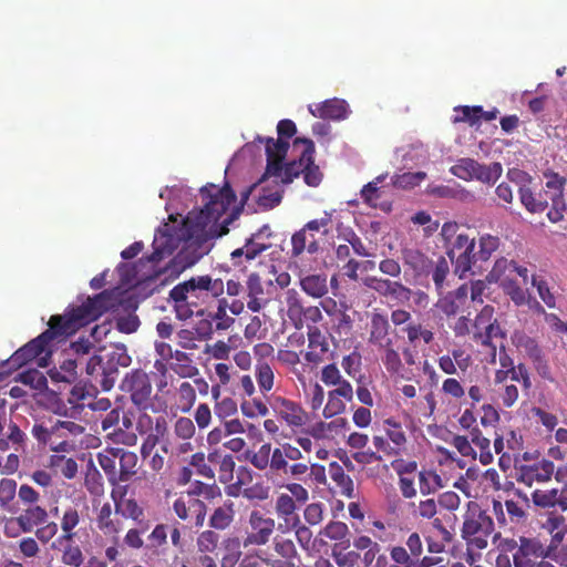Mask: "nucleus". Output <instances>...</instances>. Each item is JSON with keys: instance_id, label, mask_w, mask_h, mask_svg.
Instances as JSON below:
<instances>
[{"instance_id": "5", "label": "nucleus", "mask_w": 567, "mask_h": 567, "mask_svg": "<svg viewBox=\"0 0 567 567\" xmlns=\"http://www.w3.org/2000/svg\"><path fill=\"white\" fill-rule=\"evenodd\" d=\"M223 289L220 279H213L209 275L197 276L176 285L169 291V299L174 302L177 318L186 320L195 313L200 300L209 295L216 297Z\"/></svg>"}, {"instance_id": "7", "label": "nucleus", "mask_w": 567, "mask_h": 567, "mask_svg": "<svg viewBox=\"0 0 567 567\" xmlns=\"http://www.w3.org/2000/svg\"><path fill=\"white\" fill-rule=\"evenodd\" d=\"M130 364L131 357L125 349L117 348L109 353L106 362L100 355L91 357L86 363V373L103 391H110L118 378V368Z\"/></svg>"}, {"instance_id": "60", "label": "nucleus", "mask_w": 567, "mask_h": 567, "mask_svg": "<svg viewBox=\"0 0 567 567\" xmlns=\"http://www.w3.org/2000/svg\"><path fill=\"white\" fill-rule=\"evenodd\" d=\"M454 264V274L463 279L466 278L472 272V266L477 261L473 252H461L458 256H455L454 260H451Z\"/></svg>"}, {"instance_id": "6", "label": "nucleus", "mask_w": 567, "mask_h": 567, "mask_svg": "<svg viewBox=\"0 0 567 567\" xmlns=\"http://www.w3.org/2000/svg\"><path fill=\"white\" fill-rule=\"evenodd\" d=\"M495 524L488 513L475 501L466 504V511L463 515L461 537L467 547L473 549H485L488 546L489 538L495 534Z\"/></svg>"}, {"instance_id": "24", "label": "nucleus", "mask_w": 567, "mask_h": 567, "mask_svg": "<svg viewBox=\"0 0 567 567\" xmlns=\"http://www.w3.org/2000/svg\"><path fill=\"white\" fill-rule=\"evenodd\" d=\"M353 399V389L350 383H342L328 392V401L323 408L322 414L326 419H330L342 414L346 411L347 402Z\"/></svg>"}, {"instance_id": "45", "label": "nucleus", "mask_w": 567, "mask_h": 567, "mask_svg": "<svg viewBox=\"0 0 567 567\" xmlns=\"http://www.w3.org/2000/svg\"><path fill=\"white\" fill-rule=\"evenodd\" d=\"M173 360L174 362L171 363V370L179 378H194L199 373L198 368L193 363L190 354L187 352L175 350Z\"/></svg>"}, {"instance_id": "43", "label": "nucleus", "mask_w": 567, "mask_h": 567, "mask_svg": "<svg viewBox=\"0 0 567 567\" xmlns=\"http://www.w3.org/2000/svg\"><path fill=\"white\" fill-rule=\"evenodd\" d=\"M118 447L106 449L97 454V462L104 471L111 486H117V456Z\"/></svg>"}, {"instance_id": "49", "label": "nucleus", "mask_w": 567, "mask_h": 567, "mask_svg": "<svg viewBox=\"0 0 567 567\" xmlns=\"http://www.w3.org/2000/svg\"><path fill=\"white\" fill-rule=\"evenodd\" d=\"M302 290L313 297L321 298L328 292L327 277L324 275H309L300 280Z\"/></svg>"}, {"instance_id": "34", "label": "nucleus", "mask_w": 567, "mask_h": 567, "mask_svg": "<svg viewBox=\"0 0 567 567\" xmlns=\"http://www.w3.org/2000/svg\"><path fill=\"white\" fill-rule=\"evenodd\" d=\"M311 114L316 117L340 121L344 120L349 113L348 103L341 99L326 100L316 109H309Z\"/></svg>"}, {"instance_id": "38", "label": "nucleus", "mask_w": 567, "mask_h": 567, "mask_svg": "<svg viewBox=\"0 0 567 567\" xmlns=\"http://www.w3.org/2000/svg\"><path fill=\"white\" fill-rule=\"evenodd\" d=\"M544 177L546 178L544 198H547L549 205H561L566 178L551 171L545 172Z\"/></svg>"}, {"instance_id": "53", "label": "nucleus", "mask_w": 567, "mask_h": 567, "mask_svg": "<svg viewBox=\"0 0 567 567\" xmlns=\"http://www.w3.org/2000/svg\"><path fill=\"white\" fill-rule=\"evenodd\" d=\"M435 289L439 293L445 287L446 279L450 276V262L443 256H440L436 261L433 262L431 272Z\"/></svg>"}, {"instance_id": "16", "label": "nucleus", "mask_w": 567, "mask_h": 567, "mask_svg": "<svg viewBox=\"0 0 567 567\" xmlns=\"http://www.w3.org/2000/svg\"><path fill=\"white\" fill-rule=\"evenodd\" d=\"M256 142L266 144L267 166L266 173L259 181L262 183L266 176H280L282 172V162L289 150V142L282 138L257 136Z\"/></svg>"}, {"instance_id": "28", "label": "nucleus", "mask_w": 567, "mask_h": 567, "mask_svg": "<svg viewBox=\"0 0 567 567\" xmlns=\"http://www.w3.org/2000/svg\"><path fill=\"white\" fill-rule=\"evenodd\" d=\"M308 349L305 354V360L308 363L318 365L326 360L329 352V342L327 337L317 327L309 328Z\"/></svg>"}, {"instance_id": "32", "label": "nucleus", "mask_w": 567, "mask_h": 567, "mask_svg": "<svg viewBox=\"0 0 567 567\" xmlns=\"http://www.w3.org/2000/svg\"><path fill=\"white\" fill-rule=\"evenodd\" d=\"M117 514L118 512L116 511L113 513L110 503H104L101 506L96 515V526L104 536H110L116 539L117 535L123 529V522Z\"/></svg>"}, {"instance_id": "10", "label": "nucleus", "mask_w": 567, "mask_h": 567, "mask_svg": "<svg viewBox=\"0 0 567 567\" xmlns=\"http://www.w3.org/2000/svg\"><path fill=\"white\" fill-rule=\"evenodd\" d=\"M121 391L128 395L130 401L138 411L154 409L153 385L150 375L142 369H133L121 381Z\"/></svg>"}, {"instance_id": "61", "label": "nucleus", "mask_w": 567, "mask_h": 567, "mask_svg": "<svg viewBox=\"0 0 567 567\" xmlns=\"http://www.w3.org/2000/svg\"><path fill=\"white\" fill-rule=\"evenodd\" d=\"M425 177L426 174L424 172H406L394 175L392 177V185L403 189L413 188L424 181Z\"/></svg>"}, {"instance_id": "27", "label": "nucleus", "mask_w": 567, "mask_h": 567, "mask_svg": "<svg viewBox=\"0 0 567 567\" xmlns=\"http://www.w3.org/2000/svg\"><path fill=\"white\" fill-rule=\"evenodd\" d=\"M532 501L537 507L567 511V485L561 488L535 489Z\"/></svg>"}, {"instance_id": "3", "label": "nucleus", "mask_w": 567, "mask_h": 567, "mask_svg": "<svg viewBox=\"0 0 567 567\" xmlns=\"http://www.w3.org/2000/svg\"><path fill=\"white\" fill-rule=\"evenodd\" d=\"M205 205L199 210L188 213V224H194L196 231L203 238L197 246V258H203L213 248V240L228 233V219L219 224L223 215L235 203L236 195L230 185L226 183L221 188L210 184L200 189Z\"/></svg>"}, {"instance_id": "64", "label": "nucleus", "mask_w": 567, "mask_h": 567, "mask_svg": "<svg viewBox=\"0 0 567 567\" xmlns=\"http://www.w3.org/2000/svg\"><path fill=\"white\" fill-rule=\"evenodd\" d=\"M532 286L537 289L539 298L548 308L556 307V298L554 293L550 291L548 282L539 276H532Z\"/></svg>"}, {"instance_id": "1", "label": "nucleus", "mask_w": 567, "mask_h": 567, "mask_svg": "<svg viewBox=\"0 0 567 567\" xmlns=\"http://www.w3.org/2000/svg\"><path fill=\"white\" fill-rule=\"evenodd\" d=\"M115 307V296L104 290L94 297H87L80 306L69 307L63 315H53L48 329L19 348L9 359L13 368H21L30 361L38 359L40 367L48 365L51 355L50 344L74 333L81 327L97 320L106 311Z\"/></svg>"}, {"instance_id": "39", "label": "nucleus", "mask_w": 567, "mask_h": 567, "mask_svg": "<svg viewBox=\"0 0 567 567\" xmlns=\"http://www.w3.org/2000/svg\"><path fill=\"white\" fill-rule=\"evenodd\" d=\"M468 297L467 284L461 285L457 289L449 292L439 302V307L447 317L455 316L466 303Z\"/></svg>"}, {"instance_id": "26", "label": "nucleus", "mask_w": 567, "mask_h": 567, "mask_svg": "<svg viewBox=\"0 0 567 567\" xmlns=\"http://www.w3.org/2000/svg\"><path fill=\"white\" fill-rule=\"evenodd\" d=\"M401 258L404 266L412 270L416 279L430 275L433 261L420 249L404 247L401 249Z\"/></svg>"}, {"instance_id": "55", "label": "nucleus", "mask_w": 567, "mask_h": 567, "mask_svg": "<svg viewBox=\"0 0 567 567\" xmlns=\"http://www.w3.org/2000/svg\"><path fill=\"white\" fill-rule=\"evenodd\" d=\"M255 377L261 393H268L274 388L275 374L267 362H258L255 367Z\"/></svg>"}, {"instance_id": "19", "label": "nucleus", "mask_w": 567, "mask_h": 567, "mask_svg": "<svg viewBox=\"0 0 567 567\" xmlns=\"http://www.w3.org/2000/svg\"><path fill=\"white\" fill-rule=\"evenodd\" d=\"M175 515L184 522H194L195 527H202L205 522L207 506L206 504L193 495L182 494L173 503Z\"/></svg>"}, {"instance_id": "22", "label": "nucleus", "mask_w": 567, "mask_h": 567, "mask_svg": "<svg viewBox=\"0 0 567 567\" xmlns=\"http://www.w3.org/2000/svg\"><path fill=\"white\" fill-rule=\"evenodd\" d=\"M274 412L291 427H300L307 422V413L296 402L282 396L274 398L271 402Z\"/></svg>"}, {"instance_id": "20", "label": "nucleus", "mask_w": 567, "mask_h": 567, "mask_svg": "<svg viewBox=\"0 0 567 567\" xmlns=\"http://www.w3.org/2000/svg\"><path fill=\"white\" fill-rule=\"evenodd\" d=\"M249 532L244 539V546L266 545L275 530V520L265 517L260 512L254 511L249 515Z\"/></svg>"}, {"instance_id": "63", "label": "nucleus", "mask_w": 567, "mask_h": 567, "mask_svg": "<svg viewBox=\"0 0 567 567\" xmlns=\"http://www.w3.org/2000/svg\"><path fill=\"white\" fill-rule=\"evenodd\" d=\"M174 435L182 440L188 441L194 437L196 433V426L194 421L186 416H179L173 425Z\"/></svg>"}, {"instance_id": "21", "label": "nucleus", "mask_w": 567, "mask_h": 567, "mask_svg": "<svg viewBox=\"0 0 567 567\" xmlns=\"http://www.w3.org/2000/svg\"><path fill=\"white\" fill-rule=\"evenodd\" d=\"M554 471V463L545 458L534 464L522 465L517 468V482L528 487L534 483H546L551 478Z\"/></svg>"}, {"instance_id": "36", "label": "nucleus", "mask_w": 567, "mask_h": 567, "mask_svg": "<svg viewBox=\"0 0 567 567\" xmlns=\"http://www.w3.org/2000/svg\"><path fill=\"white\" fill-rule=\"evenodd\" d=\"M49 518L48 511L35 504L30 505L16 518L17 524L23 533H31L34 527L43 525Z\"/></svg>"}, {"instance_id": "25", "label": "nucleus", "mask_w": 567, "mask_h": 567, "mask_svg": "<svg viewBox=\"0 0 567 567\" xmlns=\"http://www.w3.org/2000/svg\"><path fill=\"white\" fill-rule=\"evenodd\" d=\"M352 546L358 550L363 567H378V559L384 557L381 545L368 535L354 536Z\"/></svg>"}, {"instance_id": "23", "label": "nucleus", "mask_w": 567, "mask_h": 567, "mask_svg": "<svg viewBox=\"0 0 567 567\" xmlns=\"http://www.w3.org/2000/svg\"><path fill=\"white\" fill-rule=\"evenodd\" d=\"M245 297L247 299V308L252 312H259L270 302V293L258 274L252 272L248 276L245 286Z\"/></svg>"}, {"instance_id": "35", "label": "nucleus", "mask_w": 567, "mask_h": 567, "mask_svg": "<svg viewBox=\"0 0 567 567\" xmlns=\"http://www.w3.org/2000/svg\"><path fill=\"white\" fill-rule=\"evenodd\" d=\"M497 338H501V339L506 338V332L501 327L497 319L495 321H491V323H488L485 327V329L482 330L481 332H473V340L476 343L491 349V362L492 363L496 362L497 347H496V344H494L493 340L497 339Z\"/></svg>"}, {"instance_id": "48", "label": "nucleus", "mask_w": 567, "mask_h": 567, "mask_svg": "<svg viewBox=\"0 0 567 567\" xmlns=\"http://www.w3.org/2000/svg\"><path fill=\"white\" fill-rule=\"evenodd\" d=\"M218 457L219 455L217 452L209 453L207 457L204 452H197L190 456L189 465L195 467L198 475L205 478H214L215 472L209 463L217 462Z\"/></svg>"}, {"instance_id": "46", "label": "nucleus", "mask_w": 567, "mask_h": 567, "mask_svg": "<svg viewBox=\"0 0 567 567\" xmlns=\"http://www.w3.org/2000/svg\"><path fill=\"white\" fill-rule=\"evenodd\" d=\"M329 475L339 488L340 494L349 498L353 497V481L348 474H346L343 467L338 462L330 463Z\"/></svg>"}, {"instance_id": "29", "label": "nucleus", "mask_w": 567, "mask_h": 567, "mask_svg": "<svg viewBox=\"0 0 567 567\" xmlns=\"http://www.w3.org/2000/svg\"><path fill=\"white\" fill-rule=\"evenodd\" d=\"M268 231L269 227L265 225L257 233H254L249 238L246 239V243L243 247L235 249L230 256L234 264H238L237 259L243 256L247 261L254 260L265 250H267L271 245L269 243L261 241L260 238L264 231Z\"/></svg>"}, {"instance_id": "44", "label": "nucleus", "mask_w": 567, "mask_h": 567, "mask_svg": "<svg viewBox=\"0 0 567 567\" xmlns=\"http://www.w3.org/2000/svg\"><path fill=\"white\" fill-rule=\"evenodd\" d=\"M196 390L194 385L188 382H182L175 390V405L181 413H188L196 402Z\"/></svg>"}, {"instance_id": "8", "label": "nucleus", "mask_w": 567, "mask_h": 567, "mask_svg": "<svg viewBox=\"0 0 567 567\" xmlns=\"http://www.w3.org/2000/svg\"><path fill=\"white\" fill-rule=\"evenodd\" d=\"M302 452L291 443L285 442L271 447L270 443H264L260 447L247 455L248 462L259 471L270 468L272 473H277L279 468L286 467V460L300 461L303 460Z\"/></svg>"}, {"instance_id": "52", "label": "nucleus", "mask_w": 567, "mask_h": 567, "mask_svg": "<svg viewBox=\"0 0 567 567\" xmlns=\"http://www.w3.org/2000/svg\"><path fill=\"white\" fill-rule=\"evenodd\" d=\"M499 247V238L489 234L482 235L478 239V250L474 251L477 261H488Z\"/></svg>"}, {"instance_id": "62", "label": "nucleus", "mask_w": 567, "mask_h": 567, "mask_svg": "<svg viewBox=\"0 0 567 567\" xmlns=\"http://www.w3.org/2000/svg\"><path fill=\"white\" fill-rule=\"evenodd\" d=\"M306 162H303V151L298 161H291L287 163L285 166L282 165V172L280 176H276L280 178L281 183L289 184L293 181V178L298 177L300 174L303 175Z\"/></svg>"}, {"instance_id": "13", "label": "nucleus", "mask_w": 567, "mask_h": 567, "mask_svg": "<svg viewBox=\"0 0 567 567\" xmlns=\"http://www.w3.org/2000/svg\"><path fill=\"white\" fill-rule=\"evenodd\" d=\"M331 224V215L308 221L300 230L291 237V255L298 257L303 252L316 254L319 250V238L328 234V226Z\"/></svg>"}, {"instance_id": "57", "label": "nucleus", "mask_w": 567, "mask_h": 567, "mask_svg": "<svg viewBox=\"0 0 567 567\" xmlns=\"http://www.w3.org/2000/svg\"><path fill=\"white\" fill-rule=\"evenodd\" d=\"M419 487L422 495H429L442 487V478L435 471H421L419 472Z\"/></svg>"}, {"instance_id": "18", "label": "nucleus", "mask_w": 567, "mask_h": 567, "mask_svg": "<svg viewBox=\"0 0 567 567\" xmlns=\"http://www.w3.org/2000/svg\"><path fill=\"white\" fill-rule=\"evenodd\" d=\"M362 282L380 297L390 298L398 302L409 301L412 295V290L401 281H393L378 276H367L362 279Z\"/></svg>"}, {"instance_id": "50", "label": "nucleus", "mask_w": 567, "mask_h": 567, "mask_svg": "<svg viewBox=\"0 0 567 567\" xmlns=\"http://www.w3.org/2000/svg\"><path fill=\"white\" fill-rule=\"evenodd\" d=\"M76 367L75 359H65L59 369H51L49 375L53 382L72 383L76 379Z\"/></svg>"}, {"instance_id": "31", "label": "nucleus", "mask_w": 567, "mask_h": 567, "mask_svg": "<svg viewBox=\"0 0 567 567\" xmlns=\"http://www.w3.org/2000/svg\"><path fill=\"white\" fill-rule=\"evenodd\" d=\"M385 177L386 175L384 174L379 175L374 181L364 185L360 194L363 202L369 206L380 208L383 212H390L391 203L381 200L386 195V186H379Z\"/></svg>"}, {"instance_id": "58", "label": "nucleus", "mask_w": 567, "mask_h": 567, "mask_svg": "<svg viewBox=\"0 0 567 567\" xmlns=\"http://www.w3.org/2000/svg\"><path fill=\"white\" fill-rule=\"evenodd\" d=\"M168 526L166 524H157L147 536L146 548L158 554L159 548L167 545Z\"/></svg>"}, {"instance_id": "59", "label": "nucleus", "mask_w": 567, "mask_h": 567, "mask_svg": "<svg viewBox=\"0 0 567 567\" xmlns=\"http://www.w3.org/2000/svg\"><path fill=\"white\" fill-rule=\"evenodd\" d=\"M445 248L449 258L454 260L457 250H462V252H473L475 239L470 238L466 234L460 233Z\"/></svg>"}, {"instance_id": "41", "label": "nucleus", "mask_w": 567, "mask_h": 567, "mask_svg": "<svg viewBox=\"0 0 567 567\" xmlns=\"http://www.w3.org/2000/svg\"><path fill=\"white\" fill-rule=\"evenodd\" d=\"M235 504L227 499L220 506L216 507L209 517V527L217 530L227 529L234 522Z\"/></svg>"}, {"instance_id": "42", "label": "nucleus", "mask_w": 567, "mask_h": 567, "mask_svg": "<svg viewBox=\"0 0 567 567\" xmlns=\"http://www.w3.org/2000/svg\"><path fill=\"white\" fill-rule=\"evenodd\" d=\"M512 343L520 351L524 352L529 360L537 359L543 354V349L535 338L528 336L523 330H515L511 336Z\"/></svg>"}, {"instance_id": "51", "label": "nucleus", "mask_w": 567, "mask_h": 567, "mask_svg": "<svg viewBox=\"0 0 567 567\" xmlns=\"http://www.w3.org/2000/svg\"><path fill=\"white\" fill-rule=\"evenodd\" d=\"M16 381L24 385H29L31 389L40 392L47 390L48 388V380L45 375L37 369L22 371L16 377Z\"/></svg>"}, {"instance_id": "12", "label": "nucleus", "mask_w": 567, "mask_h": 567, "mask_svg": "<svg viewBox=\"0 0 567 567\" xmlns=\"http://www.w3.org/2000/svg\"><path fill=\"white\" fill-rule=\"evenodd\" d=\"M389 555L378 559V567H414V559L424 553L423 540L417 532L408 535L402 544L389 545Z\"/></svg>"}, {"instance_id": "40", "label": "nucleus", "mask_w": 567, "mask_h": 567, "mask_svg": "<svg viewBox=\"0 0 567 567\" xmlns=\"http://www.w3.org/2000/svg\"><path fill=\"white\" fill-rule=\"evenodd\" d=\"M117 456L120 466V470H117V484L126 483L137 473L138 457L136 453L122 447H118Z\"/></svg>"}, {"instance_id": "2", "label": "nucleus", "mask_w": 567, "mask_h": 567, "mask_svg": "<svg viewBox=\"0 0 567 567\" xmlns=\"http://www.w3.org/2000/svg\"><path fill=\"white\" fill-rule=\"evenodd\" d=\"M196 230L194 224H188V215L179 227L164 224L155 233L152 244L153 252L146 257L147 261L152 264L159 262L171 256L183 243L179 252L164 268V272L169 271L175 277L178 276L200 259L197 258V246L203 238Z\"/></svg>"}, {"instance_id": "54", "label": "nucleus", "mask_w": 567, "mask_h": 567, "mask_svg": "<svg viewBox=\"0 0 567 567\" xmlns=\"http://www.w3.org/2000/svg\"><path fill=\"white\" fill-rule=\"evenodd\" d=\"M519 195L522 204L530 213L544 212L549 206L547 198H544L542 193L538 194L537 198L529 188H520Z\"/></svg>"}, {"instance_id": "37", "label": "nucleus", "mask_w": 567, "mask_h": 567, "mask_svg": "<svg viewBox=\"0 0 567 567\" xmlns=\"http://www.w3.org/2000/svg\"><path fill=\"white\" fill-rule=\"evenodd\" d=\"M82 520L80 511L75 506H68L60 518V527L62 530L61 536L59 537V542L62 543H71L74 540L76 536L75 528L80 525Z\"/></svg>"}, {"instance_id": "14", "label": "nucleus", "mask_w": 567, "mask_h": 567, "mask_svg": "<svg viewBox=\"0 0 567 567\" xmlns=\"http://www.w3.org/2000/svg\"><path fill=\"white\" fill-rule=\"evenodd\" d=\"M257 557L269 567H296L300 561L293 540L277 535L272 544L260 549Z\"/></svg>"}, {"instance_id": "11", "label": "nucleus", "mask_w": 567, "mask_h": 567, "mask_svg": "<svg viewBox=\"0 0 567 567\" xmlns=\"http://www.w3.org/2000/svg\"><path fill=\"white\" fill-rule=\"evenodd\" d=\"M546 558L567 567V557L545 546L538 538L519 537V548L513 554L514 567H539V560Z\"/></svg>"}, {"instance_id": "15", "label": "nucleus", "mask_w": 567, "mask_h": 567, "mask_svg": "<svg viewBox=\"0 0 567 567\" xmlns=\"http://www.w3.org/2000/svg\"><path fill=\"white\" fill-rule=\"evenodd\" d=\"M451 173L464 181L477 179L483 183H493L502 174L499 163L489 166L482 165L473 158H461L451 167Z\"/></svg>"}, {"instance_id": "30", "label": "nucleus", "mask_w": 567, "mask_h": 567, "mask_svg": "<svg viewBox=\"0 0 567 567\" xmlns=\"http://www.w3.org/2000/svg\"><path fill=\"white\" fill-rule=\"evenodd\" d=\"M299 143L303 144V162H306L303 171V179L308 186L317 187L322 181V173L319 166L315 164V144L309 138L297 137L293 145L297 146Z\"/></svg>"}, {"instance_id": "17", "label": "nucleus", "mask_w": 567, "mask_h": 567, "mask_svg": "<svg viewBox=\"0 0 567 567\" xmlns=\"http://www.w3.org/2000/svg\"><path fill=\"white\" fill-rule=\"evenodd\" d=\"M368 332V342L378 350L396 343V332L391 328L388 316L382 312L371 313Z\"/></svg>"}, {"instance_id": "33", "label": "nucleus", "mask_w": 567, "mask_h": 567, "mask_svg": "<svg viewBox=\"0 0 567 567\" xmlns=\"http://www.w3.org/2000/svg\"><path fill=\"white\" fill-rule=\"evenodd\" d=\"M514 495L515 497L508 498L504 502L511 528L524 525L527 522V511L529 508V499L525 494L516 491Z\"/></svg>"}, {"instance_id": "9", "label": "nucleus", "mask_w": 567, "mask_h": 567, "mask_svg": "<svg viewBox=\"0 0 567 567\" xmlns=\"http://www.w3.org/2000/svg\"><path fill=\"white\" fill-rule=\"evenodd\" d=\"M385 436L374 435L372 441L377 452L369 453L372 462L382 461V456L396 457L406 451L408 436L402 424L394 417L383 421Z\"/></svg>"}, {"instance_id": "4", "label": "nucleus", "mask_w": 567, "mask_h": 567, "mask_svg": "<svg viewBox=\"0 0 567 567\" xmlns=\"http://www.w3.org/2000/svg\"><path fill=\"white\" fill-rule=\"evenodd\" d=\"M84 431L85 427L81 424L52 415L37 416L30 426V434L38 446L55 453L71 451L72 437L81 435Z\"/></svg>"}, {"instance_id": "47", "label": "nucleus", "mask_w": 567, "mask_h": 567, "mask_svg": "<svg viewBox=\"0 0 567 567\" xmlns=\"http://www.w3.org/2000/svg\"><path fill=\"white\" fill-rule=\"evenodd\" d=\"M381 354V361L392 377H403V363L399 351L395 349V343H391L388 348H381L378 350Z\"/></svg>"}, {"instance_id": "56", "label": "nucleus", "mask_w": 567, "mask_h": 567, "mask_svg": "<svg viewBox=\"0 0 567 567\" xmlns=\"http://www.w3.org/2000/svg\"><path fill=\"white\" fill-rule=\"evenodd\" d=\"M90 395L89 391L85 389V386H82L80 384L74 385L68 398V402L72 405L70 408L71 412L69 413L68 409L59 410V414L64 416H73L75 413L79 412V410L83 409V404H80V402H83L86 400V398Z\"/></svg>"}]
</instances>
